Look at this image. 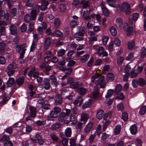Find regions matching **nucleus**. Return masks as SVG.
<instances>
[{"mask_svg": "<svg viewBox=\"0 0 146 146\" xmlns=\"http://www.w3.org/2000/svg\"><path fill=\"white\" fill-rule=\"evenodd\" d=\"M56 102L58 104H61L62 102V100L60 95L58 94L56 97Z\"/></svg>", "mask_w": 146, "mask_h": 146, "instance_id": "c9c22d12", "label": "nucleus"}, {"mask_svg": "<svg viewBox=\"0 0 146 146\" xmlns=\"http://www.w3.org/2000/svg\"><path fill=\"white\" fill-rule=\"evenodd\" d=\"M59 9L60 11L64 12L66 10V7L64 4H61L59 5Z\"/></svg>", "mask_w": 146, "mask_h": 146, "instance_id": "3c124183", "label": "nucleus"}, {"mask_svg": "<svg viewBox=\"0 0 146 146\" xmlns=\"http://www.w3.org/2000/svg\"><path fill=\"white\" fill-rule=\"evenodd\" d=\"M135 46V42L133 40L129 41L127 43V48L128 49L131 50L133 49Z\"/></svg>", "mask_w": 146, "mask_h": 146, "instance_id": "393cba45", "label": "nucleus"}, {"mask_svg": "<svg viewBox=\"0 0 146 146\" xmlns=\"http://www.w3.org/2000/svg\"><path fill=\"white\" fill-rule=\"evenodd\" d=\"M131 75L130 78H135L137 77L138 74L136 72H135L134 70H133L131 71Z\"/></svg>", "mask_w": 146, "mask_h": 146, "instance_id": "680f3d73", "label": "nucleus"}, {"mask_svg": "<svg viewBox=\"0 0 146 146\" xmlns=\"http://www.w3.org/2000/svg\"><path fill=\"white\" fill-rule=\"evenodd\" d=\"M88 35L90 36L89 39V42L91 44H93V42L96 41L97 40V38L95 33L92 31H89L88 33Z\"/></svg>", "mask_w": 146, "mask_h": 146, "instance_id": "20e7f679", "label": "nucleus"}, {"mask_svg": "<svg viewBox=\"0 0 146 146\" xmlns=\"http://www.w3.org/2000/svg\"><path fill=\"white\" fill-rule=\"evenodd\" d=\"M24 20L26 22L28 23L32 20L31 17L29 15H27L24 17Z\"/></svg>", "mask_w": 146, "mask_h": 146, "instance_id": "bf43d9fd", "label": "nucleus"}, {"mask_svg": "<svg viewBox=\"0 0 146 146\" xmlns=\"http://www.w3.org/2000/svg\"><path fill=\"white\" fill-rule=\"evenodd\" d=\"M65 134L67 137H71L72 134V130L70 127H67L65 131Z\"/></svg>", "mask_w": 146, "mask_h": 146, "instance_id": "a878e982", "label": "nucleus"}, {"mask_svg": "<svg viewBox=\"0 0 146 146\" xmlns=\"http://www.w3.org/2000/svg\"><path fill=\"white\" fill-rule=\"evenodd\" d=\"M122 89V86L120 84H118L117 85L116 87L115 92V93L116 94H117V93L120 92Z\"/></svg>", "mask_w": 146, "mask_h": 146, "instance_id": "de8ad7c7", "label": "nucleus"}, {"mask_svg": "<svg viewBox=\"0 0 146 146\" xmlns=\"http://www.w3.org/2000/svg\"><path fill=\"white\" fill-rule=\"evenodd\" d=\"M35 137L39 143L41 145H43L44 141L40 135L38 134L37 133L35 135Z\"/></svg>", "mask_w": 146, "mask_h": 146, "instance_id": "5701e85b", "label": "nucleus"}, {"mask_svg": "<svg viewBox=\"0 0 146 146\" xmlns=\"http://www.w3.org/2000/svg\"><path fill=\"white\" fill-rule=\"evenodd\" d=\"M58 116L57 113L54 111H52L48 117V120H53L54 118H56Z\"/></svg>", "mask_w": 146, "mask_h": 146, "instance_id": "9b49d317", "label": "nucleus"}, {"mask_svg": "<svg viewBox=\"0 0 146 146\" xmlns=\"http://www.w3.org/2000/svg\"><path fill=\"white\" fill-rule=\"evenodd\" d=\"M9 30L11 33L13 35H16L17 33V29L16 27L14 25H11L9 28Z\"/></svg>", "mask_w": 146, "mask_h": 146, "instance_id": "dca6fc26", "label": "nucleus"}, {"mask_svg": "<svg viewBox=\"0 0 146 146\" xmlns=\"http://www.w3.org/2000/svg\"><path fill=\"white\" fill-rule=\"evenodd\" d=\"M35 123L37 125L40 126L45 125V122L44 121H41L39 120L37 121Z\"/></svg>", "mask_w": 146, "mask_h": 146, "instance_id": "052dcab7", "label": "nucleus"}, {"mask_svg": "<svg viewBox=\"0 0 146 146\" xmlns=\"http://www.w3.org/2000/svg\"><path fill=\"white\" fill-rule=\"evenodd\" d=\"M15 81V79L12 78H9L7 82V85L8 86H11L14 83Z\"/></svg>", "mask_w": 146, "mask_h": 146, "instance_id": "49530a36", "label": "nucleus"}, {"mask_svg": "<svg viewBox=\"0 0 146 146\" xmlns=\"http://www.w3.org/2000/svg\"><path fill=\"white\" fill-rule=\"evenodd\" d=\"M125 97V96L122 93H120L118 94L117 96L116 97V99H119L122 100Z\"/></svg>", "mask_w": 146, "mask_h": 146, "instance_id": "13d9d810", "label": "nucleus"}, {"mask_svg": "<svg viewBox=\"0 0 146 146\" xmlns=\"http://www.w3.org/2000/svg\"><path fill=\"white\" fill-rule=\"evenodd\" d=\"M97 54L99 56H106L108 55V53L104 50L103 47L101 46L99 47L97 51Z\"/></svg>", "mask_w": 146, "mask_h": 146, "instance_id": "39448f33", "label": "nucleus"}, {"mask_svg": "<svg viewBox=\"0 0 146 146\" xmlns=\"http://www.w3.org/2000/svg\"><path fill=\"white\" fill-rule=\"evenodd\" d=\"M27 29V26L26 24H23L20 28V30L22 32H25Z\"/></svg>", "mask_w": 146, "mask_h": 146, "instance_id": "0e129e2a", "label": "nucleus"}, {"mask_svg": "<svg viewBox=\"0 0 146 146\" xmlns=\"http://www.w3.org/2000/svg\"><path fill=\"white\" fill-rule=\"evenodd\" d=\"M48 4V1H42L41 5V7H40V6L38 5H37L36 7V9H37V11L39 10L40 9L44 10L47 7V6Z\"/></svg>", "mask_w": 146, "mask_h": 146, "instance_id": "423d86ee", "label": "nucleus"}, {"mask_svg": "<svg viewBox=\"0 0 146 146\" xmlns=\"http://www.w3.org/2000/svg\"><path fill=\"white\" fill-rule=\"evenodd\" d=\"M95 91L92 94L93 98L94 99H97L99 96V92L98 91V86L94 87Z\"/></svg>", "mask_w": 146, "mask_h": 146, "instance_id": "9d476101", "label": "nucleus"}, {"mask_svg": "<svg viewBox=\"0 0 146 146\" xmlns=\"http://www.w3.org/2000/svg\"><path fill=\"white\" fill-rule=\"evenodd\" d=\"M66 116L65 113H61L58 117V121L60 122L62 121Z\"/></svg>", "mask_w": 146, "mask_h": 146, "instance_id": "72a5a7b5", "label": "nucleus"}, {"mask_svg": "<svg viewBox=\"0 0 146 146\" xmlns=\"http://www.w3.org/2000/svg\"><path fill=\"white\" fill-rule=\"evenodd\" d=\"M106 79L107 80L111 81L114 79V76L112 73H109L106 75Z\"/></svg>", "mask_w": 146, "mask_h": 146, "instance_id": "4be33fe9", "label": "nucleus"}, {"mask_svg": "<svg viewBox=\"0 0 146 146\" xmlns=\"http://www.w3.org/2000/svg\"><path fill=\"white\" fill-rule=\"evenodd\" d=\"M123 29L124 31H126L127 35L128 36L131 35L133 32V27L129 26L126 23L124 24Z\"/></svg>", "mask_w": 146, "mask_h": 146, "instance_id": "f257e3e1", "label": "nucleus"}, {"mask_svg": "<svg viewBox=\"0 0 146 146\" xmlns=\"http://www.w3.org/2000/svg\"><path fill=\"white\" fill-rule=\"evenodd\" d=\"M104 116V111L102 110H98L97 112L96 117L99 119H101Z\"/></svg>", "mask_w": 146, "mask_h": 146, "instance_id": "bb28decb", "label": "nucleus"}, {"mask_svg": "<svg viewBox=\"0 0 146 146\" xmlns=\"http://www.w3.org/2000/svg\"><path fill=\"white\" fill-rule=\"evenodd\" d=\"M65 52V50L63 49H59L57 52V55L58 57L62 56L64 54Z\"/></svg>", "mask_w": 146, "mask_h": 146, "instance_id": "f704fd0d", "label": "nucleus"}, {"mask_svg": "<svg viewBox=\"0 0 146 146\" xmlns=\"http://www.w3.org/2000/svg\"><path fill=\"white\" fill-rule=\"evenodd\" d=\"M88 118V116L87 114L85 112L82 113L81 115L80 121L83 122L84 124L87 121Z\"/></svg>", "mask_w": 146, "mask_h": 146, "instance_id": "6e6552de", "label": "nucleus"}, {"mask_svg": "<svg viewBox=\"0 0 146 146\" xmlns=\"http://www.w3.org/2000/svg\"><path fill=\"white\" fill-rule=\"evenodd\" d=\"M130 132L132 135H135L137 132V129L136 125H132L130 128Z\"/></svg>", "mask_w": 146, "mask_h": 146, "instance_id": "6ab92c4d", "label": "nucleus"}, {"mask_svg": "<svg viewBox=\"0 0 146 146\" xmlns=\"http://www.w3.org/2000/svg\"><path fill=\"white\" fill-rule=\"evenodd\" d=\"M83 101V98L81 97H79L76 99L73 102V104L74 105L76 106L79 103V106H80L82 105Z\"/></svg>", "mask_w": 146, "mask_h": 146, "instance_id": "ddd939ff", "label": "nucleus"}, {"mask_svg": "<svg viewBox=\"0 0 146 146\" xmlns=\"http://www.w3.org/2000/svg\"><path fill=\"white\" fill-rule=\"evenodd\" d=\"M110 31L111 34L113 36H115L117 34V30L114 27H111L110 29Z\"/></svg>", "mask_w": 146, "mask_h": 146, "instance_id": "4c0bfd02", "label": "nucleus"}, {"mask_svg": "<svg viewBox=\"0 0 146 146\" xmlns=\"http://www.w3.org/2000/svg\"><path fill=\"white\" fill-rule=\"evenodd\" d=\"M124 60V58L123 57H119L117 60V63L119 65H121Z\"/></svg>", "mask_w": 146, "mask_h": 146, "instance_id": "e2e57ef3", "label": "nucleus"}, {"mask_svg": "<svg viewBox=\"0 0 146 146\" xmlns=\"http://www.w3.org/2000/svg\"><path fill=\"white\" fill-rule=\"evenodd\" d=\"M70 146H81L76 144L75 140L74 139H71L70 140Z\"/></svg>", "mask_w": 146, "mask_h": 146, "instance_id": "603ef678", "label": "nucleus"}, {"mask_svg": "<svg viewBox=\"0 0 146 146\" xmlns=\"http://www.w3.org/2000/svg\"><path fill=\"white\" fill-rule=\"evenodd\" d=\"M107 3L110 7L114 8H115L116 7L115 2L113 0H107Z\"/></svg>", "mask_w": 146, "mask_h": 146, "instance_id": "7c9ffc66", "label": "nucleus"}, {"mask_svg": "<svg viewBox=\"0 0 146 146\" xmlns=\"http://www.w3.org/2000/svg\"><path fill=\"white\" fill-rule=\"evenodd\" d=\"M16 64L15 63H13L9 64L7 66V69L8 70H11L14 68L16 66Z\"/></svg>", "mask_w": 146, "mask_h": 146, "instance_id": "4d7b16f0", "label": "nucleus"}, {"mask_svg": "<svg viewBox=\"0 0 146 146\" xmlns=\"http://www.w3.org/2000/svg\"><path fill=\"white\" fill-rule=\"evenodd\" d=\"M33 39L32 44L31 47V51H33L34 49L36 44L39 39V37L37 34H33Z\"/></svg>", "mask_w": 146, "mask_h": 146, "instance_id": "7ed1b4c3", "label": "nucleus"}, {"mask_svg": "<svg viewBox=\"0 0 146 146\" xmlns=\"http://www.w3.org/2000/svg\"><path fill=\"white\" fill-rule=\"evenodd\" d=\"M114 43L117 46H119L121 44V42L117 38H115L114 40Z\"/></svg>", "mask_w": 146, "mask_h": 146, "instance_id": "8fccbe9b", "label": "nucleus"}, {"mask_svg": "<svg viewBox=\"0 0 146 146\" xmlns=\"http://www.w3.org/2000/svg\"><path fill=\"white\" fill-rule=\"evenodd\" d=\"M50 78L51 80L52 84L56 86L58 84V81L55 75H51L50 76Z\"/></svg>", "mask_w": 146, "mask_h": 146, "instance_id": "1a4fd4ad", "label": "nucleus"}, {"mask_svg": "<svg viewBox=\"0 0 146 146\" xmlns=\"http://www.w3.org/2000/svg\"><path fill=\"white\" fill-rule=\"evenodd\" d=\"M123 24L122 19L120 18H118L116 20L115 25L117 27H121Z\"/></svg>", "mask_w": 146, "mask_h": 146, "instance_id": "a211bd4d", "label": "nucleus"}, {"mask_svg": "<svg viewBox=\"0 0 146 146\" xmlns=\"http://www.w3.org/2000/svg\"><path fill=\"white\" fill-rule=\"evenodd\" d=\"M31 17L32 20H34L36 15V11L35 10H32L31 12Z\"/></svg>", "mask_w": 146, "mask_h": 146, "instance_id": "58836bf2", "label": "nucleus"}, {"mask_svg": "<svg viewBox=\"0 0 146 146\" xmlns=\"http://www.w3.org/2000/svg\"><path fill=\"white\" fill-rule=\"evenodd\" d=\"M82 17L83 19L86 20H89L90 19V17L87 15L88 10L86 9H83L82 10Z\"/></svg>", "mask_w": 146, "mask_h": 146, "instance_id": "0eeeda50", "label": "nucleus"}, {"mask_svg": "<svg viewBox=\"0 0 146 146\" xmlns=\"http://www.w3.org/2000/svg\"><path fill=\"white\" fill-rule=\"evenodd\" d=\"M124 108V106L123 104L120 103L117 106V109L118 110L123 111Z\"/></svg>", "mask_w": 146, "mask_h": 146, "instance_id": "774afa93", "label": "nucleus"}, {"mask_svg": "<svg viewBox=\"0 0 146 146\" xmlns=\"http://www.w3.org/2000/svg\"><path fill=\"white\" fill-rule=\"evenodd\" d=\"M26 46L25 44H23L21 45H17L15 48L16 51L19 53V52L22 50H23L24 49H25V48Z\"/></svg>", "mask_w": 146, "mask_h": 146, "instance_id": "aec40b11", "label": "nucleus"}, {"mask_svg": "<svg viewBox=\"0 0 146 146\" xmlns=\"http://www.w3.org/2000/svg\"><path fill=\"white\" fill-rule=\"evenodd\" d=\"M132 85L134 88H136L139 85L138 80H133L132 81Z\"/></svg>", "mask_w": 146, "mask_h": 146, "instance_id": "6e6d98bb", "label": "nucleus"}, {"mask_svg": "<svg viewBox=\"0 0 146 146\" xmlns=\"http://www.w3.org/2000/svg\"><path fill=\"white\" fill-rule=\"evenodd\" d=\"M133 53H130L126 57V59L128 60H134L135 57L133 56Z\"/></svg>", "mask_w": 146, "mask_h": 146, "instance_id": "79ce46f5", "label": "nucleus"}, {"mask_svg": "<svg viewBox=\"0 0 146 146\" xmlns=\"http://www.w3.org/2000/svg\"><path fill=\"white\" fill-rule=\"evenodd\" d=\"M54 24L56 28H58L61 24V21L60 19L58 18H56L54 20Z\"/></svg>", "mask_w": 146, "mask_h": 146, "instance_id": "b1692460", "label": "nucleus"}, {"mask_svg": "<svg viewBox=\"0 0 146 146\" xmlns=\"http://www.w3.org/2000/svg\"><path fill=\"white\" fill-rule=\"evenodd\" d=\"M131 69V65L130 64H129L127 66L125 67L124 69V72L125 73L128 72L130 69Z\"/></svg>", "mask_w": 146, "mask_h": 146, "instance_id": "69168bd1", "label": "nucleus"}, {"mask_svg": "<svg viewBox=\"0 0 146 146\" xmlns=\"http://www.w3.org/2000/svg\"><path fill=\"white\" fill-rule=\"evenodd\" d=\"M60 126L61 125L60 123H57L52 125L50 128L52 130H55L59 128Z\"/></svg>", "mask_w": 146, "mask_h": 146, "instance_id": "ea45409f", "label": "nucleus"}, {"mask_svg": "<svg viewBox=\"0 0 146 146\" xmlns=\"http://www.w3.org/2000/svg\"><path fill=\"white\" fill-rule=\"evenodd\" d=\"M35 25V23L33 22H32L30 23L29 24V29L28 31L30 32H32L34 29Z\"/></svg>", "mask_w": 146, "mask_h": 146, "instance_id": "37998d69", "label": "nucleus"}, {"mask_svg": "<svg viewBox=\"0 0 146 146\" xmlns=\"http://www.w3.org/2000/svg\"><path fill=\"white\" fill-rule=\"evenodd\" d=\"M146 111V106H142L140 109L139 113L140 115H142L145 113Z\"/></svg>", "mask_w": 146, "mask_h": 146, "instance_id": "a19ab883", "label": "nucleus"}, {"mask_svg": "<svg viewBox=\"0 0 146 146\" xmlns=\"http://www.w3.org/2000/svg\"><path fill=\"white\" fill-rule=\"evenodd\" d=\"M122 119L125 121H127L128 119V114L126 112H124L122 113Z\"/></svg>", "mask_w": 146, "mask_h": 146, "instance_id": "c03bdc74", "label": "nucleus"}, {"mask_svg": "<svg viewBox=\"0 0 146 146\" xmlns=\"http://www.w3.org/2000/svg\"><path fill=\"white\" fill-rule=\"evenodd\" d=\"M86 91V89L82 87H80L78 88V92L81 95L84 94Z\"/></svg>", "mask_w": 146, "mask_h": 146, "instance_id": "c756f323", "label": "nucleus"}, {"mask_svg": "<svg viewBox=\"0 0 146 146\" xmlns=\"http://www.w3.org/2000/svg\"><path fill=\"white\" fill-rule=\"evenodd\" d=\"M44 88L46 90L49 89L50 87V80L48 78H45L44 79Z\"/></svg>", "mask_w": 146, "mask_h": 146, "instance_id": "f8f14e48", "label": "nucleus"}, {"mask_svg": "<svg viewBox=\"0 0 146 146\" xmlns=\"http://www.w3.org/2000/svg\"><path fill=\"white\" fill-rule=\"evenodd\" d=\"M30 115L33 118L35 117L36 113V109L33 107L31 106L30 107Z\"/></svg>", "mask_w": 146, "mask_h": 146, "instance_id": "412c9836", "label": "nucleus"}, {"mask_svg": "<svg viewBox=\"0 0 146 146\" xmlns=\"http://www.w3.org/2000/svg\"><path fill=\"white\" fill-rule=\"evenodd\" d=\"M89 56L88 54H86L83 56L81 57L80 60L82 62H85L87 61L89 58Z\"/></svg>", "mask_w": 146, "mask_h": 146, "instance_id": "473e14b6", "label": "nucleus"}, {"mask_svg": "<svg viewBox=\"0 0 146 146\" xmlns=\"http://www.w3.org/2000/svg\"><path fill=\"white\" fill-rule=\"evenodd\" d=\"M93 123L92 122H91L88 123L84 129V132L86 133H89L93 126Z\"/></svg>", "mask_w": 146, "mask_h": 146, "instance_id": "4468645a", "label": "nucleus"}, {"mask_svg": "<svg viewBox=\"0 0 146 146\" xmlns=\"http://www.w3.org/2000/svg\"><path fill=\"white\" fill-rule=\"evenodd\" d=\"M111 113L108 112L106 113L104 115V119L106 121L110 119L111 118Z\"/></svg>", "mask_w": 146, "mask_h": 146, "instance_id": "5fc2aeb1", "label": "nucleus"}, {"mask_svg": "<svg viewBox=\"0 0 146 146\" xmlns=\"http://www.w3.org/2000/svg\"><path fill=\"white\" fill-rule=\"evenodd\" d=\"M6 45V43L4 42H0V50H2L5 49Z\"/></svg>", "mask_w": 146, "mask_h": 146, "instance_id": "338daca9", "label": "nucleus"}, {"mask_svg": "<svg viewBox=\"0 0 146 146\" xmlns=\"http://www.w3.org/2000/svg\"><path fill=\"white\" fill-rule=\"evenodd\" d=\"M24 81V78L23 77H21L16 80V82L18 85H20L22 84Z\"/></svg>", "mask_w": 146, "mask_h": 146, "instance_id": "a18cd8bd", "label": "nucleus"}, {"mask_svg": "<svg viewBox=\"0 0 146 146\" xmlns=\"http://www.w3.org/2000/svg\"><path fill=\"white\" fill-rule=\"evenodd\" d=\"M70 121L72 122V124L74 125L76 124L77 122V119L75 115L73 114H71L70 119Z\"/></svg>", "mask_w": 146, "mask_h": 146, "instance_id": "2f4dec72", "label": "nucleus"}, {"mask_svg": "<svg viewBox=\"0 0 146 146\" xmlns=\"http://www.w3.org/2000/svg\"><path fill=\"white\" fill-rule=\"evenodd\" d=\"M113 90L112 89L109 90L105 96V98H107L111 97L113 95Z\"/></svg>", "mask_w": 146, "mask_h": 146, "instance_id": "e433bc0d", "label": "nucleus"}, {"mask_svg": "<svg viewBox=\"0 0 146 146\" xmlns=\"http://www.w3.org/2000/svg\"><path fill=\"white\" fill-rule=\"evenodd\" d=\"M103 14L106 16H108L109 15L108 10L106 7L102 9Z\"/></svg>", "mask_w": 146, "mask_h": 146, "instance_id": "09e8293b", "label": "nucleus"}, {"mask_svg": "<svg viewBox=\"0 0 146 146\" xmlns=\"http://www.w3.org/2000/svg\"><path fill=\"white\" fill-rule=\"evenodd\" d=\"M51 42V38L49 37H48L46 39L44 45L45 49H47L48 47L50 45Z\"/></svg>", "mask_w": 146, "mask_h": 146, "instance_id": "f3484780", "label": "nucleus"}, {"mask_svg": "<svg viewBox=\"0 0 146 146\" xmlns=\"http://www.w3.org/2000/svg\"><path fill=\"white\" fill-rule=\"evenodd\" d=\"M122 9L126 14H129L130 12V7L129 4L127 3H123L122 5Z\"/></svg>", "mask_w": 146, "mask_h": 146, "instance_id": "f03ea898", "label": "nucleus"}, {"mask_svg": "<svg viewBox=\"0 0 146 146\" xmlns=\"http://www.w3.org/2000/svg\"><path fill=\"white\" fill-rule=\"evenodd\" d=\"M101 126L100 125H98L97 126L96 132V134L100 136L101 133Z\"/></svg>", "mask_w": 146, "mask_h": 146, "instance_id": "864d4df0", "label": "nucleus"}, {"mask_svg": "<svg viewBox=\"0 0 146 146\" xmlns=\"http://www.w3.org/2000/svg\"><path fill=\"white\" fill-rule=\"evenodd\" d=\"M92 100L91 99H89L82 106V108L83 110L89 107L91 104Z\"/></svg>", "mask_w": 146, "mask_h": 146, "instance_id": "2eb2a0df", "label": "nucleus"}, {"mask_svg": "<svg viewBox=\"0 0 146 146\" xmlns=\"http://www.w3.org/2000/svg\"><path fill=\"white\" fill-rule=\"evenodd\" d=\"M121 129V126L120 125L116 126L114 130V133L115 135H117L120 133Z\"/></svg>", "mask_w": 146, "mask_h": 146, "instance_id": "cd10ccee", "label": "nucleus"}, {"mask_svg": "<svg viewBox=\"0 0 146 146\" xmlns=\"http://www.w3.org/2000/svg\"><path fill=\"white\" fill-rule=\"evenodd\" d=\"M139 85L141 86H144L146 84V82L145 79L142 78H139L138 80Z\"/></svg>", "mask_w": 146, "mask_h": 146, "instance_id": "c85d7f7f", "label": "nucleus"}]
</instances>
